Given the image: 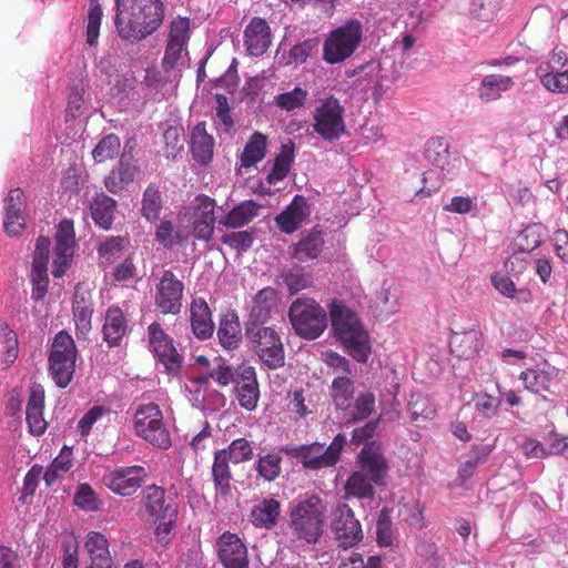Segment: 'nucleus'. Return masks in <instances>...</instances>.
<instances>
[{
    "label": "nucleus",
    "mask_w": 568,
    "mask_h": 568,
    "mask_svg": "<svg viewBox=\"0 0 568 568\" xmlns=\"http://www.w3.org/2000/svg\"><path fill=\"white\" fill-rule=\"evenodd\" d=\"M120 139L115 134L104 136L93 149L92 156L95 162L102 163L112 160L120 151Z\"/></svg>",
    "instance_id": "nucleus-51"
},
{
    "label": "nucleus",
    "mask_w": 568,
    "mask_h": 568,
    "mask_svg": "<svg viewBox=\"0 0 568 568\" xmlns=\"http://www.w3.org/2000/svg\"><path fill=\"white\" fill-rule=\"evenodd\" d=\"M392 516L388 508H383L376 521V537L379 546L388 547L393 544Z\"/></svg>",
    "instance_id": "nucleus-56"
},
{
    "label": "nucleus",
    "mask_w": 568,
    "mask_h": 568,
    "mask_svg": "<svg viewBox=\"0 0 568 568\" xmlns=\"http://www.w3.org/2000/svg\"><path fill=\"white\" fill-rule=\"evenodd\" d=\"M215 200L206 195L195 197L194 220H216L215 219Z\"/></svg>",
    "instance_id": "nucleus-62"
},
{
    "label": "nucleus",
    "mask_w": 568,
    "mask_h": 568,
    "mask_svg": "<svg viewBox=\"0 0 568 568\" xmlns=\"http://www.w3.org/2000/svg\"><path fill=\"white\" fill-rule=\"evenodd\" d=\"M114 23L121 39L138 43L152 34L162 23L164 7L161 0H115Z\"/></svg>",
    "instance_id": "nucleus-1"
},
{
    "label": "nucleus",
    "mask_w": 568,
    "mask_h": 568,
    "mask_svg": "<svg viewBox=\"0 0 568 568\" xmlns=\"http://www.w3.org/2000/svg\"><path fill=\"white\" fill-rule=\"evenodd\" d=\"M235 395L239 404L246 410H254L260 399V388L254 367L241 365L237 367Z\"/></svg>",
    "instance_id": "nucleus-20"
},
{
    "label": "nucleus",
    "mask_w": 568,
    "mask_h": 568,
    "mask_svg": "<svg viewBox=\"0 0 568 568\" xmlns=\"http://www.w3.org/2000/svg\"><path fill=\"white\" fill-rule=\"evenodd\" d=\"M4 230L9 236L19 235L26 229L27 203L21 189H12L4 199Z\"/></svg>",
    "instance_id": "nucleus-21"
},
{
    "label": "nucleus",
    "mask_w": 568,
    "mask_h": 568,
    "mask_svg": "<svg viewBox=\"0 0 568 568\" xmlns=\"http://www.w3.org/2000/svg\"><path fill=\"white\" fill-rule=\"evenodd\" d=\"M148 336L152 353L164 366L165 371L169 374H179L183 364V356L174 346L173 338L156 322L149 325Z\"/></svg>",
    "instance_id": "nucleus-11"
},
{
    "label": "nucleus",
    "mask_w": 568,
    "mask_h": 568,
    "mask_svg": "<svg viewBox=\"0 0 568 568\" xmlns=\"http://www.w3.org/2000/svg\"><path fill=\"white\" fill-rule=\"evenodd\" d=\"M325 246L323 231L318 225L302 234L297 243L290 246L292 258L300 262H307L317 258Z\"/></svg>",
    "instance_id": "nucleus-25"
},
{
    "label": "nucleus",
    "mask_w": 568,
    "mask_h": 568,
    "mask_svg": "<svg viewBox=\"0 0 568 568\" xmlns=\"http://www.w3.org/2000/svg\"><path fill=\"white\" fill-rule=\"evenodd\" d=\"M85 549L90 564L87 568H112L113 560L109 550V542L104 535L91 531L85 540Z\"/></svg>",
    "instance_id": "nucleus-31"
},
{
    "label": "nucleus",
    "mask_w": 568,
    "mask_h": 568,
    "mask_svg": "<svg viewBox=\"0 0 568 568\" xmlns=\"http://www.w3.org/2000/svg\"><path fill=\"white\" fill-rule=\"evenodd\" d=\"M32 298L38 302L44 298L48 292V266L32 265L31 270Z\"/></svg>",
    "instance_id": "nucleus-58"
},
{
    "label": "nucleus",
    "mask_w": 568,
    "mask_h": 568,
    "mask_svg": "<svg viewBox=\"0 0 568 568\" xmlns=\"http://www.w3.org/2000/svg\"><path fill=\"white\" fill-rule=\"evenodd\" d=\"M266 136L260 132L253 133L241 154L242 166L250 168L262 161L266 153Z\"/></svg>",
    "instance_id": "nucleus-44"
},
{
    "label": "nucleus",
    "mask_w": 568,
    "mask_h": 568,
    "mask_svg": "<svg viewBox=\"0 0 568 568\" xmlns=\"http://www.w3.org/2000/svg\"><path fill=\"white\" fill-rule=\"evenodd\" d=\"M161 209V192L155 184H150L143 193L141 213L148 221H155L160 216Z\"/></svg>",
    "instance_id": "nucleus-48"
},
{
    "label": "nucleus",
    "mask_w": 568,
    "mask_h": 568,
    "mask_svg": "<svg viewBox=\"0 0 568 568\" xmlns=\"http://www.w3.org/2000/svg\"><path fill=\"white\" fill-rule=\"evenodd\" d=\"M245 331L250 345L268 368L275 369L284 365V346L275 328L246 323Z\"/></svg>",
    "instance_id": "nucleus-8"
},
{
    "label": "nucleus",
    "mask_w": 568,
    "mask_h": 568,
    "mask_svg": "<svg viewBox=\"0 0 568 568\" xmlns=\"http://www.w3.org/2000/svg\"><path fill=\"white\" fill-rule=\"evenodd\" d=\"M407 409L413 422H425L435 416L436 409L428 396L422 393L410 394Z\"/></svg>",
    "instance_id": "nucleus-45"
},
{
    "label": "nucleus",
    "mask_w": 568,
    "mask_h": 568,
    "mask_svg": "<svg viewBox=\"0 0 568 568\" xmlns=\"http://www.w3.org/2000/svg\"><path fill=\"white\" fill-rule=\"evenodd\" d=\"M514 85L513 77L499 73L487 74L479 84L478 97L483 102H493L500 99L503 93L511 90Z\"/></svg>",
    "instance_id": "nucleus-33"
},
{
    "label": "nucleus",
    "mask_w": 568,
    "mask_h": 568,
    "mask_svg": "<svg viewBox=\"0 0 568 568\" xmlns=\"http://www.w3.org/2000/svg\"><path fill=\"white\" fill-rule=\"evenodd\" d=\"M62 549H63V560H62L63 568H78V562H79L78 541L72 537L65 538L62 541Z\"/></svg>",
    "instance_id": "nucleus-64"
},
{
    "label": "nucleus",
    "mask_w": 568,
    "mask_h": 568,
    "mask_svg": "<svg viewBox=\"0 0 568 568\" xmlns=\"http://www.w3.org/2000/svg\"><path fill=\"white\" fill-rule=\"evenodd\" d=\"M318 42L317 38H312L293 45L288 53L291 61L297 64L306 62L312 52L317 49Z\"/></svg>",
    "instance_id": "nucleus-61"
},
{
    "label": "nucleus",
    "mask_w": 568,
    "mask_h": 568,
    "mask_svg": "<svg viewBox=\"0 0 568 568\" xmlns=\"http://www.w3.org/2000/svg\"><path fill=\"white\" fill-rule=\"evenodd\" d=\"M214 139L206 132L204 122L197 123L192 131L191 152L194 160L206 165L213 158Z\"/></svg>",
    "instance_id": "nucleus-34"
},
{
    "label": "nucleus",
    "mask_w": 568,
    "mask_h": 568,
    "mask_svg": "<svg viewBox=\"0 0 568 568\" xmlns=\"http://www.w3.org/2000/svg\"><path fill=\"white\" fill-rule=\"evenodd\" d=\"M310 214L311 210L306 199L295 195L285 210L275 217V222L282 232L292 234L301 227Z\"/></svg>",
    "instance_id": "nucleus-24"
},
{
    "label": "nucleus",
    "mask_w": 568,
    "mask_h": 568,
    "mask_svg": "<svg viewBox=\"0 0 568 568\" xmlns=\"http://www.w3.org/2000/svg\"><path fill=\"white\" fill-rule=\"evenodd\" d=\"M78 349L73 337L60 331L53 337L49 355V374L60 388L69 386L75 372Z\"/></svg>",
    "instance_id": "nucleus-5"
},
{
    "label": "nucleus",
    "mask_w": 568,
    "mask_h": 568,
    "mask_svg": "<svg viewBox=\"0 0 568 568\" xmlns=\"http://www.w3.org/2000/svg\"><path fill=\"white\" fill-rule=\"evenodd\" d=\"M348 412V422H357L368 418L375 412V395L371 392H362L352 402Z\"/></svg>",
    "instance_id": "nucleus-46"
},
{
    "label": "nucleus",
    "mask_w": 568,
    "mask_h": 568,
    "mask_svg": "<svg viewBox=\"0 0 568 568\" xmlns=\"http://www.w3.org/2000/svg\"><path fill=\"white\" fill-rule=\"evenodd\" d=\"M357 462L376 486L385 485L389 466L379 446L375 443L366 444L357 455Z\"/></svg>",
    "instance_id": "nucleus-19"
},
{
    "label": "nucleus",
    "mask_w": 568,
    "mask_h": 568,
    "mask_svg": "<svg viewBox=\"0 0 568 568\" xmlns=\"http://www.w3.org/2000/svg\"><path fill=\"white\" fill-rule=\"evenodd\" d=\"M217 337L225 349H235L242 341V328L235 312L224 314L219 324Z\"/></svg>",
    "instance_id": "nucleus-36"
},
{
    "label": "nucleus",
    "mask_w": 568,
    "mask_h": 568,
    "mask_svg": "<svg viewBox=\"0 0 568 568\" xmlns=\"http://www.w3.org/2000/svg\"><path fill=\"white\" fill-rule=\"evenodd\" d=\"M426 158L437 168L445 170L449 165V145L443 138H433L426 145Z\"/></svg>",
    "instance_id": "nucleus-47"
},
{
    "label": "nucleus",
    "mask_w": 568,
    "mask_h": 568,
    "mask_svg": "<svg viewBox=\"0 0 568 568\" xmlns=\"http://www.w3.org/2000/svg\"><path fill=\"white\" fill-rule=\"evenodd\" d=\"M345 443V436L337 434L327 447L321 443H313L294 447L286 446L282 450L300 458L304 468L316 470L336 465Z\"/></svg>",
    "instance_id": "nucleus-10"
},
{
    "label": "nucleus",
    "mask_w": 568,
    "mask_h": 568,
    "mask_svg": "<svg viewBox=\"0 0 568 568\" xmlns=\"http://www.w3.org/2000/svg\"><path fill=\"white\" fill-rule=\"evenodd\" d=\"M216 547L219 559L225 568H248L247 548L236 534L223 532Z\"/></svg>",
    "instance_id": "nucleus-18"
},
{
    "label": "nucleus",
    "mask_w": 568,
    "mask_h": 568,
    "mask_svg": "<svg viewBox=\"0 0 568 568\" xmlns=\"http://www.w3.org/2000/svg\"><path fill=\"white\" fill-rule=\"evenodd\" d=\"M483 346V334L476 326L462 332H453L449 347L458 358L469 359L478 355Z\"/></svg>",
    "instance_id": "nucleus-26"
},
{
    "label": "nucleus",
    "mask_w": 568,
    "mask_h": 568,
    "mask_svg": "<svg viewBox=\"0 0 568 568\" xmlns=\"http://www.w3.org/2000/svg\"><path fill=\"white\" fill-rule=\"evenodd\" d=\"M102 20V8L99 0H90V10L87 24V43L90 47L97 45L100 26Z\"/></svg>",
    "instance_id": "nucleus-53"
},
{
    "label": "nucleus",
    "mask_w": 568,
    "mask_h": 568,
    "mask_svg": "<svg viewBox=\"0 0 568 568\" xmlns=\"http://www.w3.org/2000/svg\"><path fill=\"white\" fill-rule=\"evenodd\" d=\"M260 207L252 200L243 201L234 206L221 223L231 229L242 227L257 216Z\"/></svg>",
    "instance_id": "nucleus-40"
},
{
    "label": "nucleus",
    "mask_w": 568,
    "mask_h": 568,
    "mask_svg": "<svg viewBox=\"0 0 568 568\" xmlns=\"http://www.w3.org/2000/svg\"><path fill=\"white\" fill-rule=\"evenodd\" d=\"M73 501L79 508L85 511H95L101 506V501L89 484L78 485Z\"/></svg>",
    "instance_id": "nucleus-55"
},
{
    "label": "nucleus",
    "mask_w": 568,
    "mask_h": 568,
    "mask_svg": "<svg viewBox=\"0 0 568 568\" xmlns=\"http://www.w3.org/2000/svg\"><path fill=\"white\" fill-rule=\"evenodd\" d=\"M294 161V144H284L281 152L276 155L271 172L266 175L268 184H276L284 180Z\"/></svg>",
    "instance_id": "nucleus-43"
},
{
    "label": "nucleus",
    "mask_w": 568,
    "mask_h": 568,
    "mask_svg": "<svg viewBox=\"0 0 568 568\" xmlns=\"http://www.w3.org/2000/svg\"><path fill=\"white\" fill-rule=\"evenodd\" d=\"M295 333L306 339L320 337L327 327L326 311L313 298H297L288 308Z\"/></svg>",
    "instance_id": "nucleus-6"
},
{
    "label": "nucleus",
    "mask_w": 568,
    "mask_h": 568,
    "mask_svg": "<svg viewBox=\"0 0 568 568\" xmlns=\"http://www.w3.org/2000/svg\"><path fill=\"white\" fill-rule=\"evenodd\" d=\"M191 37V21L187 17H176L170 22L168 41L162 67L165 71L172 70L186 49Z\"/></svg>",
    "instance_id": "nucleus-15"
},
{
    "label": "nucleus",
    "mask_w": 568,
    "mask_h": 568,
    "mask_svg": "<svg viewBox=\"0 0 568 568\" xmlns=\"http://www.w3.org/2000/svg\"><path fill=\"white\" fill-rule=\"evenodd\" d=\"M183 292V282L171 270H165L156 284L155 306L162 314H179L182 308Z\"/></svg>",
    "instance_id": "nucleus-13"
},
{
    "label": "nucleus",
    "mask_w": 568,
    "mask_h": 568,
    "mask_svg": "<svg viewBox=\"0 0 568 568\" xmlns=\"http://www.w3.org/2000/svg\"><path fill=\"white\" fill-rule=\"evenodd\" d=\"M307 99L308 92L300 87H295L292 91L275 95L274 103L281 110L291 112L303 108Z\"/></svg>",
    "instance_id": "nucleus-49"
},
{
    "label": "nucleus",
    "mask_w": 568,
    "mask_h": 568,
    "mask_svg": "<svg viewBox=\"0 0 568 568\" xmlns=\"http://www.w3.org/2000/svg\"><path fill=\"white\" fill-rule=\"evenodd\" d=\"M109 409L103 406H93L84 416L79 420L78 428L82 436L90 434L92 426L99 420Z\"/></svg>",
    "instance_id": "nucleus-63"
},
{
    "label": "nucleus",
    "mask_w": 568,
    "mask_h": 568,
    "mask_svg": "<svg viewBox=\"0 0 568 568\" xmlns=\"http://www.w3.org/2000/svg\"><path fill=\"white\" fill-rule=\"evenodd\" d=\"M116 202L105 195L98 194L91 202V215L97 225L103 230H110L114 220Z\"/></svg>",
    "instance_id": "nucleus-39"
},
{
    "label": "nucleus",
    "mask_w": 568,
    "mask_h": 568,
    "mask_svg": "<svg viewBox=\"0 0 568 568\" xmlns=\"http://www.w3.org/2000/svg\"><path fill=\"white\" fill-rule=\"evenodd\" d=\"M557 377V369L552 366L545 368H528L519 374L525 389L531 393L548 392L550 383Z\"/></svg>",
    "instance_id": "nucleus-35"
},
{
    "label": "nucleus",
    "mask_w": 568,
    "mask_h": 568,
    "mask_svg": "<svg viewBox=\"0 0 568 568\" xmlns=\"http://www.w3.org/2000/svg\"><path fill=\"white\" fill-rule=\"evenodd\" d=\"M138 173L139 168L134 163L132 151H124L118 166L105 176L104 185L110 193L116 194L132 183Z\"/></svg>",
    "instance_id": "nucleus-22"
},
{
    "label": "nucleus",
    "mask_w": 568,
    "mask_h": 568,
    "mask_svg": "<svg viewBox=\"0 0 568 568\" xmlns=\"http://www.w3.org/2000/svg\"><path fill=\"white\" fill-rule=\"evenodd\" d=\"M256 470L265 480H275L282 471V457L275 453L261 456L256 463Z\"/></svg>",
    "instance_id": "nucleus-50"
},
{
    "label": "nucleus",
    "mask_w": 568,
    "mask_h": 568,
    "mask_svg": "<svg viewBox=\"0 0 568 568\" xmlns=\"http://www.w3.org/2000/svg\"><path fill=\"white\" fill-rule=\"evenodd\" d=\"M312 114L313 131L323 140L333 142L339 140L345 134V108L334 95L320 100Z\"/></svg>",
    "instance_id": "nucleus-9"
},
{
    "label": "nucleus",
    "mask_w": 568,
    "mask_h": 568,
    "mask_svg": "<svg viewBox=\"0 0 568 568\" xmlns=\"http://www.w3.org/2000/svg\"><path fill=\"white\" fill-rule=\"evenodd\" d=\"M54 240L52 275L61 277L69 268L74 254L75 233L71 220L65 219L59 223Z\"/></svg>",
    "instance_id": "nucleus-16"
},
{
    "label": "nucleus",
    "mask_w": 568,
    "mask_h": 568,
    "mask_svg": "<svg viewBox=\"0 0 568 568\" xmlns=\"http://www.w3.org/2000/svg\"><path fill=\"white\" fill-rule=\"evenodd\" d=\"M281 503L274 498H264L254 505L250 513V520L256 528H274L281 516Z\"/></svg>",
    "instance_id": "nucleus-32"
},
{
    "label": "nucleus",
    "mask_w": 568,
    "mask_h": 568,
    "mask_svg": "<svg viewBox=\"0 0 568 568\" xmlns=\"http://www.w3.org/2000/svg\"><path fill=\"white\" fill-rule=\"evenodd\" d=\"M143 507L149 519L156 523L158 519L178 518V505L173 498L166 497L162 487L150 485L143 491Z\"/></svg>",
    "instance_id": "nucleus-17"
},
{
    "label": "nucleus",
    "mask_w": 568,
    "mask_h": 568,
    "mask_svg": "<svg viewBox=\"0 0 568 568\" xmlns=\"http://www.w3.org/2000/svg\"><path fill=\"white\" fill-rule=\"evenodd\" d=\"M326 518V506L313 495L298 501L290 511L288 526L298 540L315 544L322 537Z\"/></svg>",
    "instance_id": "nucleus-3"
},
{
    "label": "nucleus",
    "mask_w": 568,
    "mask_h": 568,
    "mask_svg": "<svg viewBox=\"0 0 568 568\" xmlns=\"http://www.w3.org/2000/svg\"><path fill=\"white\" fill-rule=\"evenodd\" d=\"M272 42L271 28L266 20L254 17L244 31V43L251 55L260 57L270 48Z\"/></svg>",
    "instance_id": "nucleus-23"
},
{
    "label": "nucleus",
    "mask_w": 568,
    "mask_h": 568,
    "mask_svg": "<svg viewBox=\"0 0 568 568\" xmlns=\"http://www.w3.org/2000/svg\"><path fill=\"white\" fill-rule=\"evenodd\" d=\"M354 383L348 376L334 378L331 387V396L337 409L349 410L354 400Z\"/></svg>",
    "instance_id": "nucleus-41"
},
{
    "label": "nucleus",
    "mask_w": 568,
    "mask_h": 568,
    "mask_svg": "<svg viewBox=\"0 0 568 568\" xmlns=\"http://www.w3.org/2000/svg\"><path fill=\"white\" fill-rule=\"evenodd\" d=\"M133 428L139 437L158 448L169 449L172 446L162 410L154 403L142 404L136 408L133 416Z\"/></svg>",
    "instance_id": "nucleus-7"
},
{
    "label": "nucleus",
    "mask_w": 568,
    "mask_h": 568,
    "mask_svg": "<svg viewBox=\"0 0 568 568\" xmlns=\"http://www.w3.org/2000/svg\"><path fill=\"white\" fill-rule=\"evenodd\" d=\"M284 283L286 284L291 294H296L313 283L312 276L306 274L302 267H293L284 275Z\"/></svg>",
    "instance_id": "nucleus-57"
},
{
    "label": "nucleus",
    "mask_w": 568,
    "mask_h": 568,
    "mask_svg": "<svg viewBox=\"0 0 568 568\" xmlns=\"http://www.w3.org/2000/svg\"><path fill=\"white\" fill-rule=\"evenodd\" d=\"M332 328L348 355L358 363L367 362L371 354L368 333L357 314L343 302L334 300L329 305Z\"/></svg>",
    "instance_id": "nucleus-2"
},
{
    "label": "nucleus",
    "mask_w": 568,
    "mask_h": 568,
    "mask_svg": "<svg viewBox=\"0 0 568 568\" xmlns=\"http://www.w3.org/2000/svg\"><path fill=\"white\" fill-rule=\"evenodd\" d=\"M221 241L239 253L247 251L253 244V235L248 231H239L224 234Z\"/></svg>",
    "instance_id": "nucleus-59"
},
{
    "label": "nucleus",
    "mask_w": 568,
    "mask_h": 568,
    "mask_svg": "<svg viewBox=\"0 0 568 568\" xmlns=\"http://www.w3.org/2000/svg\"><path fill=\"white\" fill-rule=\"evenodd\" d=\"M223 450L226 457L234 464L248 462L254 455L251 443L245 438L234 439L229 447Z\"/></svg>",
    "instance_id": "nucleus-54"
},
{
    "label": "nucleus",
    "mask_w": 568,
    "mask_h": 568,
    "mask_svg": "<svg viewBox=\"0 0 568 568\" xmlns=\"http://www.w3.org/2000/svg\"><path fill=\"white\" fill-rule=\"evenodd\" d=\"M540 82L546 90L552 93H568V69L565 71H546L540 75Z\"/></svg>",
    "instance_id": "nucleus-52"
},
{
    "label": "nucleus",
    "mask_w": 568,
    "mask_h": 568,
    "mask_svg": "<svg viewBox=\"0 0 568 568\" xmlns=\"http://www.w3.org/2000/svg\"><path fill=\"white\" fill-rule=\"evenodd\" d=\"M190 320L193 334L199 339H207L214 332L211 310L203 298H194L190 306Z\"/></svg>",
    "instance_id": "nucleus-29"
},
{
    "label": "nucleus",
    "mask_w": 568,
    "mask_h": 568,
    "mask_svg": "<svg viewBox=\"0 0 568 568\" xmlns=\"http://www.w3.org/2000/svg\"><path fill=\"white\" fill-rule=\"evenodd\" d=\"M72 464V449L68 446H64L60 454L49 465L47 471L43 474V479L47 486L50 487L59 479H61L70 470Z\"/></svg>",
    "instance_id": "nucleus-42"
},
{
    "label": "nucleus",
    "mask_w": 568,
    "mask_h": 568,
    "mask_svg": "<svg viewBox=\"0 0 568 568\" xmlns=\"http://www.w3.org/2000/svg\"><path fill=\"white\" fill-rule=\"evenodd\" d=\"M230 462L224 450L215 452L212 476L216 493L223 497H226L231 493L232 473L229 465Z\"/></svg>",
    "instance_id": "nucleus-38"
},
{
    "label": "nucleus",
    "mask_w": 568,
    "mask_h": 568,
    "mask_svg": "<svg viewBox=\"0 0 568 568\" xmlns=\"http://www.w3.org/2000/svg\"><path fill=\"white\" fill-rule=\"evenodd\" d=\"M332 530L338 545L345 549L357 545L364 536L359 520L347 504H341L335 508Z\"/></svg>",
    "instance_id": "nucleus-12"
},
{
    "label": "nucleus",
    "mask_w": 568,
    "mask_h": 568,
    "mask_svg": "<svg viewBox=\"0 0 568 568\" xmlns=\"http://www.w3.org/2000/svg\"><path fill=\"white\" fill-rule=\"evenodd\" d=\"M210 377L219 386L225 387V386L230 385L231 383H234V384L236 383L237 368L234 371L224 361L220 359L217 366L210 371Z\"/></svg>",
    "instance_id": "nucleus-60"
},
{
    "label": "nucleus",
    "mask_w": 568,
    "mask_h": 568,
    "mask_svg": "<svg viewBox=\"0 0 568 568\" xmlns=\"http://www.w3.org/2000/svg\"><path fill=\"white\" fill-rule=\"evenodd\" d=\"M146 471L142 466L118 467L105 471L102 483L112 493L120 496H132L144 483Z\"/></svg>",
    "instance_id": "nucleus-14"
},
{
    "label": "nucleus",
    "mask_w": 568,
    "mask_h": 568,
    "mask_svg": "<svg viewBox=\"0 0 568 568\" xmlns=\"http://www.w3.org/2000/svg\"><path fill=\"white\" fill-rule=\"evenodd\" d=\"M363 41V24L349 19L331 30L323 42L322 59L328 64H339L349 59Z\"/></svg>",
    "instance_id": "nucleus-4"
},
{
    "label": "nucleus",
    "mask_w": 568,
    "mask_h": 568,
    "mask_svg": "<svg viewBox=\"0 0 568 568\" xmlns=\"http://www.w3.org/2000/svg\"><path fill=\"white\" fill-rule=\"evenodd\" d=\"M128 333V321L119 306H110L102 327L103 339L109 347L119 346Z\"/></svg>",
    "instance_id": "nucleus-28"
},
{
    "label": "nucleus",
    "mask_w": 568,
    "mask_h": 568,
    "mask_svg": "<svg viewBox=\"0 0 568 568\" xmlns=\"http://www.w3.org/2000/svg\"><path fill=\"white\" fill-rule=\"evenodd\" d=\"M278 301V294L275 288L267 286L260 290L253 297L247 323H265L271 317L272 313L276 311Z\"/></svg>",
    "instance_id": "nucleus-30"
},
{
    "label": "nucleus",
    "mask_w": 568,
    "mask_h": 568,
    "mask_svg": "<svg viewBox=\"0 0 568 568\" xmlns=\"http://www.w3.org/2000/svg\"><path fill=\"white\" fill-rule=\"evenodd\" d=\"M374 481L363 470L353 471L345 481V499H374Z\"/></svg>",
    "instance_id": "nucleus-37"
},
{
    "label": "nucleus",
    "mask_w": 568,
    "mask_h": 568,
    "mask_svg": "<svg viewBox=\"0 0 568 568\" xmlns=\"http://www.w3.org/2000/svg\"><path fill=\"white\" fill-rule=\"evenodd\" d=\"M44 389L41 385L34 384L30 389V396L26 408V419L32 435H42L48 427L43 417Z\"/></svg>",
    "instance_id": "nucleus-27"
}]
</instances>
